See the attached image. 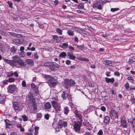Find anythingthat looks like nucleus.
<instances>
[{"instance_id": "1", "label": "nucleus", "mask_w": 135, "mask_h": 135, "mask_svg": "<svg viewBox=\"0 0 135 135\" xmlns=\"http://www.w3.org/2000/svg\"><path fill=\"white\" fill-rule=\"evenodd\" d=\"M12 60H9L8 59H3L4 61L7 64H9L12 67L15 66H17V64H20L22 66H25L26 65L24 64L22 59L17 55L13 56L12 58Z\"/></svg>"}, {"instance_id": "2", "label": "nucleus", "mask_w": 135, "mask_h": 135, "mask_svg": "<svg viewBox=\"0 0 135 135\" xmlns=\"http://www.w3.org/2000/svg\"><path fill=\"white\" fill-rule=\"evenodd\" d=\"M104 4L103 1L100 0L99 1H96L93 5V8H97L98 9L101 10L102 9L103 6Z\"/></svg>"}, {"instance_id": "3", "label": "nucleus", "mask_w": 135, "mask_h": 135, "mask_svg": "<svg viewBox=\"0 0 135 135\" xmlns=\"http://www.w3.org/2000/svg\"><path fill=\"white\" fill-rule=\"evenodd\" d=\"M65 87L67 89L69 88V86L70 87L74 86L76 84L75 82L72 79H65Z\"/></svg>"}, {"instance_id": "4", "label": "nucleus", "mask_w": 135, "mask_h": 135, "mask_svg": "<svg viewBox=\"0 0 135 135\" xmlns=\"http://www.w3.org/2000/svg\"><path fill=\"white\" fill-rule=\"evenodd\" d=\"M61 97L63 99L66 100V98H68L69 101H72V98L71 96L70 93H66L65 91H64L62 94Z\"/></svg>"}, {"instance_id": "5", "label": "nucleus", "mask_w": 135, "mask_h": 135, "mask_svg": "<svg viewBox=\"0 0 135 135\" xmlns=\"http://www.w3.org/2000/svg\"><path fill=\"white\" fill-rule=\"evenodd\" d=\"M74 125L73 126L75 132H79L80 131L81 124L79 121L74 122Z\"/></svg>"}, {"instance_id": "6", "label": "nucleus", "mask_w": 135, "mask_h": 135, "mask_svg": "<svg viewBox=\"0 0 135 135\" xmlns=\"http://www.w3.org/2000/svg\"><path fill=\"white\" fill-rule=\"evenodd\" d=\"M7 89L8 92L12 93L16 90L17 88L15 85H10L8 86Z\"/></svg>"}, {"instance_id": "7", "label": "nucleus", "mask_w": 135, "mask_h": 135, "mask_svg": "<svg viewBox=\"0 0 135 135\" xmlns=\"http://www.w3.org/2000/svg\"><path fill=\"white\" fill-rule=\"evenodd\" d=\"M56 80L54 77H52L48 81L50 86H54L57 84Z\"/></svg>"}, {"instance_id": "8", "label": "nucleus", "mask_w": 135, "mask_h": 135, "mask_svg": "<svg viewBox=\"0 0 135 135\" xmlns=\"http://www.w3.org/2000/svg\"><path fill=\"white\" fill-rule=\"evenodd\" d=\"M110 116L113 118L118 119V112L114 109H111L109 111Z\"/></svg>"}, {"instance_id": "9", "label": "nucleus", "mask_w": 135, "mask_h": 135, "mask_svg": "<svg viewBox=\"0 0 135 135\" xmlns=\"http://www.w3.org/2000/svg\"><path fill=\"white\" fill-rule=\"evenodd\" d=\"M52 105L57 112H58L61 110L60 105L58 104L57 102H52Z\"/></svg>"}, {"instance_id": "10", "label": "nucleus", "mask_w": 135, "mask_h": 135, "mask_svg": "<svg viewBox=\"0 0 135 135\" xmlns=\"http://www.w3.org/2000/svg\"><path fill=\"white\" fill-rule=\"evenodd\" d=\"M31 86L34 91V92L36 95L38 94L39 93L38 90V87L37 85H35L34 83H32L31 84Z\"/></svg>"}, {"instance_id": "11", "label": "nucleus", "mask_w": 135, "mask_h": 135, "mask_svg": "<svg viewBox=\"0 0 135 135\" xmlns=\"http://www.w3.org/2000/svg\"><path fill=\"white\" fill-rule=\"evenodd\" d=\"M13 107L15 110H18L19 108H21V103L20 102H14L13 103Z\"/></svg>"}, {"instance_id": "12", "label": "nucleus", "mask_w": 135, "mask_h": 135, "mask_svg": "<svg viewBox=\"0 0 135 135\" xmlns=\"http://www.w3.org/2000/svg\"><path fill=\"white\" fill-rule=\"evenodd\" d=\"M59 127L60 128L62 127V126L64 127H66L67 126V123L66 121H63L61 120H60L59 122Z\"/></svg>"}, {"instance_id": "13", "label": "nucleus", "mask_w": 135, "mask_h": 135, "mask_svg": "<svg viewBox=\"0 0 135 135\" xmlns=\"http://www.w3.org/2000/svg\"><path fill=\"white\" fill-rule=\"evenodd\" d=\"M67 54L70 59L72 60H74L75 59L76 57L75 55H73V54L72 52H67Z\"/></svg>"}, {"instance_id": "14", "label": "nucleus", "mask_w": 135, "mask_h": 135, "mask_svg": "<svg viewBox=\"0 0 135 135\" xmlns=\"http://www.w3.org/2000/svg\"><path fill=\"white\" fill-rule=\"evenodd\" d=\"M105 81L107 83H110L112 84H113L114 81V78H109L107 77L105 78Z\"/></svg>"}, {"instance_id": "15", "label": "nucleus", "mask_w": 135, "mask_h": 135, "mask_svg": "<svg viewBox=\"0 0 135 135\" xmlns=\"http://www.w3.org/2000/svg\"><path fill=\"white\" fill-rule=\"evenodd\" d=\"M27 100L30 101H35V98L33 96V94L31 93L28 95V98H27Z\"/></svg>"}, {"instance_id": "16", "label": "nucleus", "mask_w": 135, "mask_h": 135, "mask_svg": "<svg viewBox=\"0 0 135 135\" xmlns=\"http://www.w3.org/2000/svg\"><path fill=\"white\" fill-rule=\"evenodd\" d=\"M127 122L125 120H121V126H122L124 128H127Z\"/></svg>"}, {"instance_id": "17", "label": "nucleus", "mask_w": 135, "mask_h": 135, "mask_svg": "<svg viewBox=\"0 0 135 135\" xmlns=\"http://www.w3.org/2000/svg\"><path fill=\"white\" fill-rule=\"evenodd\" d=\"M128 63L129 64H131L134 63L135 64V57H132L128 61Z\"/></svg>"}, {"instance_id": "18", "label": "nucleus", "mask_w": 135, "mask_h": 135, "mask_svg": "<svg viewBox=\"0 0 135 135\" xmlns=\"http://www.w3.org/2000/svg\"><path fill=\"white\" fill-rule=\"evenodd\" d=\"M25 62L27 64L31 65L33 63V61L31 59H27L25 60Z\"/></svg>"}, {"instance_id": "19", "label": "nucleus", "mask_w": 135, "mask_h": 135, "mask_svg": "<svg viewBox=\"0 0 135 135\" xmlns=\"http://www.w3.org/2000/svg\"><path fill=\"white\" fill-rule=\"evenodd\" d=\"M59 46L62 48H66L68 46V42L63 43L62 45H61Z\"/></svg>"}, {"instance_id": "20", "label": "nucleus", "mask_w": 135, "mask_h": 135, "mask_svg": "<svg viewBox=\"0 0 135 135\" xmlns=\"http://www.w3.org/2000/svg\"><path fill=\"white\" fill-rule=\"evenodd\" d=\"M51 104L47 102V103L44 105V108L46 109H49L51 108Z\"/></svg>"}, {"instance_id": "21", "label": "nucleus", "mask_w": 135, "mask_h": 135, "mask_svg": "<svg viewBox=\"0 0 135 135\" xmlns=\"http://www.w3.org/2000/svg\"><path fill=\"white\" fill-rule=\"evenodd\" d=\"M17 50V48L14 46L10 48V51L11 52L15 53L16 52Z\"/></svg>"}, {"instance_id": "22", "label": "nucleus", "mask_w": 135, "mask_h": 135, "mask_svg": "<svg viewBox=\"0 0 135 135\" xmlns=\"http://www.w3.org/2000/svg\"><path fill=\"white\" fill-rule=\"evenodd\" d=\"M12 41L15 43L20 44L22 42V40L18 39H13L12 40Z\"/></svg>"}, {"instance_id": "23", "label": "nucleus", "mask_w": 135, "mask_h": 135, "mask_svg": "<svg viewBox=\"0 0 135 135\" xmlns=\"http://www.w3.org/2000/svg\"><path fill=\"white\" fill-rule=\"evenodd\" d=\"M66 53L65 52H61L59 55L60 57L64 58L66 56Z\"/></svg>"}, {"instance_id": "24", "label": "nucleus", "mask_w": 135, "mask_h": 135, "mask_svg": "<svg viewBox=\"0 0 135 135\" xmlns=\"http://www.w3.org/2000/svg\"><path fill=\"white\" fill-rule=\"evenodd\" d=\"M103 64L105 65H109L110 64H112L111 61L110 60H105L103 61Z\"/></svg>"}, {"instance_id": "25", "label": "nucleus", "mask_w": 135, "mask_h": 135, "mask_svg": "<svg viewBox=\"0 0 135 135\" xmlns=\"http://www.w3.org/2000/svg\"><path fill=\"white\" fill-rule=\"evenodd\" d=\"M67 33L70 36H73L74 35V32L70 30H68L67 31Z\"/></svg>"}, {"instance_id": "26", "label": "nucleus", "mask_w": 135, "mask_h": 135, "mask_svg": "<svg viewBox=\"0 0 135 135\" xmlns=\"http://www.w3.org/2000/svg\"><path fill=\"white\" fill-rule=\"evenodd\" d=\"M128 121L129 123H131V125L132 126L135 125V119H128Z\"/></svg>"}, {"instance_id": "27", "label": "nucleus", "mask_w": 135, "mask_h": 135, "mask_svg": "<svg viewBox=\"0 0 135 135\" xmlns=\"http://www.w3.org/2000/svg\"><path fill=\"white\" fill-rule=\"evenodd\" d=\"M30 103L31 105L33 107V109L34 110H36L37 109V105L35 103V102H31Z\"/></svg>"}, {"instance_id": "28", "label": "nucleus", "mask_w": 135, "mask_h": 135, "mask_svg": "<svg viewBox=\"0 0 135 135\" xmlns=\"http://www.w3.org/2000/svg\"><path fill=\"white\" fill-rule=\"evenodd\" d=\"M69 112V110L68 107H66L64 108V112L65 114L67 115Z\"/></svg>"}, {"instance_id": "29", "label": "nucleus", "mask_w": 135, "mask_h": 135, "mask_svg": "<svg viewBox=\"0 0 135 135\" xmlns=\"http://www.w3.org/2000/svg\"><path fill=\"white\" fill-rule=\"evenodd\" d=\"M4 121L7 127V126H11L12 125V123L10 122L9 121V120L8 119H6Z\"/></svg>"}, {"instance_id": "30", "label": "nucleus", "mask_w": 135, "mask_h": 135, "mask_svg": "<svg viewBox=\"0 0 135 135\" xmlns=\"http://www.w3.org/2000/svg\"><path fill=\"white\" fill-rule=\"evenodd\" d=\"M52 64L51 66L57 68H59L60 66L59 65L57 64L54 62H52Z\"/></svg>"}, {"instance_id": "31", "label": "nucleus", "mask_w": 135, "mask_h": 135, "mask_svg": "<svg viewBox=\"0 0 135 135\" xmlns=\"http://www.w3.org/2000/svg\"><path fill=\"white\" fill-rule=\"evenodd\" d=\"M42 115L41 113H39L37 114L36 118L38 120H39L42 117Z\"/></svg>"}, {"instance_id": "32", "label": "nucleus", "mask_w": 135, "mask_h": 135, "mask_svg": "<svg viewBox=\"0 0 135 135\" xmlns=\"http://www.w3.org/2000/svg\"><path fill=\"white\" fill-rule=\"evenodd\" d=\"M56 31L59 34L61 35H62V31L61 29L57 28L56 29Z\"/></svg>"}, {"instance_id": "33", "label": "nucleus", "mask_w": 135, "mask_h": 135, "mask_svg": "<svg viewBox=\"0 0 135 135\" xmlns=\"http://www.w3.org/2000/svg\"><path fill=\"white\" fill-rule=\"evenodd\" d=\"M110 120L109 117L108 116H106L105 117L104 121L105 122L108 123L109 122Z\"/></svg>"}, {"instance_id": "34", "label": "nucleus", "mask_w": 135, "mask_h": 135, "mask_svg": "<svg viewBox=\"0 0 135 135\" xmlns=\"http://www.w3.org/2000/svg\"><path fill=\"white\" fill-rule=\"evenodd\" d=\"M84 3H80L78 6V8L79 9H82L84 8Z\"/></svg>"}, {"instance_id": "35", "label": "nucleus", "mask_w": 135, "mask_h": 135, "mask_svg": "<svg viewBox=\"0 0 135 135\" xmlns=\"http://www.w3.org/2000/svg\"><path fill=\"white\" fill-rule=\"evenodd\" d=\"M52 62H48L44 63V66H51Z\"/></svg>"}, {"instance_id": "36", "label": "nucleus", "mask_w": 135, "mask_h": 135, "mask_svg": "<svg viewBox=\"0 0 135 135\" xmlns=\"http://www.w3.org/2000/svg\"><path fill=\"white\" fill-rule=\"evenodd\" d=\"M25 52L23 51H21V52L19 54V55L21 57H24L25 55Z\"/></svg>"}, {"instance_id": "37", "label": "nucleus", "mask_w": 135, "mask_h": 135, "mask_svg": "<svg viewBox=\"0 0 135 135\" xmlns=\"http://www.w3.org/2000/svg\"><path fill=\"white\" fill-rule=\"evenodd\" d=\"M68 48L70 50H71V52H73V51L75 50L74 47L71 45H70L69 46Z\"/></svg>"}, {"instance_id": "38", "label": "nucleus", "mask_w": 135, "mask_h": 135, "mask_svg": "<svg viewBox=\"0 0 135 135\" xmlns=\"http://www.w3.org/2000/svg\"><path fill=\"white\" fill-rule=\"evenodd\" d=\"M80 33H83L85 35H87L88 34V32L81 28Z\"/></svg>"}, {"instance_id": "39", "label": "nucleus", "mask_w": 135, "mask_h": 135, "mask_svg": "<svg viewBox=\"0 0 135 135\" xmlns=\"http://www.w3.org/2000/svg\"><path fill=\"white\" fill-rule=\"evenodd\" d=\"M76 117L78 118L80 122H82V119L81 115L80 114H76Z\"/></svg>"}, {"instance_id": "40", "label": "nucleus", "mask_w": 135, "mask_h": 135, "mask_svg": "<svg viewBox=\"0 0 135 135\" xmlns=\"http://www.w3.org/2000/svg\"><path fill=\"white\" fill-rule=\"evenodd\" d=\"M127 79L131 83H133V79L132 77L129 76L127 78Z\"/></svg>"}, {"instance_id": "41", "label": "nucleus", "mask_w": 135, "mask_h": 135, "mask_svg": "<svg viewBox=\"0 0 135 135\" xmlns=\"http://www.w3.org/2000/svg\"><path fill=\"white\" fill-rule=\"evenodd\" d=\"M124 86L126 89L127 90L128 89L129 87V84L128 82H126V83L125 85Z\"/></svg>"}, {"instance_id": "42", "label": "nucleus", "mask_w": 135, "mask_h": 135, "mask_svg": "<svg viewBox=\"0 0 135 135\" xmlns=\"http://www.w3.org/2000/svg\"><path fill=\"white\" fill-rule=\"evenodd\" d=\"M22 117L23 118V120L25 122L27 120V117L25 115H23L22 116Z\"/></svg>"}, {"instance_id": "43", "label": "nucleus", "mask_w": 135, "mask_h": 135, "mask_svg": "<svg viewBox=\"0 0 135 135\" xmlns=\"http://www.w3.org/2000/svg\"><path fill=\"white\" fill-rule=\"evenodd\" d=\"M7 3L9 5V7L12 8H13L12 6V3L11 1H8L7 2Z\"/></svg>"}, {"instance_id": "44", "label": "nucleus", "mask_w": 135, "mask_h": 135, "mask_svg": "<svg viewBox=\"0 0 135 135\" xmlns=\"http://www.w3.org/2000/svg\"><path fill=\"white\" fill-rule=\"evenodd\" d=\"M32 56L34 57L36 59H38V56L36 53H34L32 55Z\"/></svg>"}, {"instance_id": "45", "label": "nucleus", "mask_w": 135, "mask_h": 135, "mask_svg": "<svg viewBox=\"0 0 135 135\" xmlns=\"http://www.w3.org/2000/svg\"><path fill=\"white\" fill-rule=\"evenodd\" d=\"M44 78L47 80L51 78L50 76L49 75H44Z\"/></svg>"}, {"instance_id": "46", "label": "nucleus", "mask_w": 135, "mask_h": 135, "mask_svg": "<svg viewBox=\"0 0 135 135\" xmlns=\"http://www.w3.org/2000/svg\"><path fill=\"white\" fill-rule=\"evenodd\" d=\"M7 80L10 83H12L14 81V79L13 78H9Z\"/></svg>"}, {"instance_id": "47", "label": "nucleus", "mask_w": 135, "mask_h": 135, "mask_svg": "<svg viewBox=\"0 0 135 135\" xmlns=\"http://www.w3.org/2000/svg\"><path fill=\"white\" fill-rule=\"evenodd\" d=\"M77 47L78 49L82 50L84 49V45H78L77 46Z\"/></svg>"}, {"instance_id": "48", "label": "nucleus", "mask_w": 135, "mask_h": 135, "mask_svg": "<svg viewBox=\"0 0 135 135\" xmlns=\"http://www.w3.org/2000/svg\"><path fill=\"white\" fill-rule=\"evenodd\" d=\"M8 81L7 80H5L2 81V82L4 85H6L8 84Z\"/></svg>"}, {"instance_id": "49", "label": "nucleus", "mask_w": 135, "mask_h": 135, "mask_svg": "<svg viewBox=\"0 0 135 135\" xmlns=\"http://www.w3.org/2000/svg\"><path fill=\"white\" fill-rule=\"evenodd\" d=\"M119 9L118 8H111V11L112 12H114L115 11H117Z\"/></svg>"}, {"instance_id": "50", "label": "nucleus", "mask_w": 135, "mask_h": 135, "mask_svg": "<svg viewBox=\"0 0 135 135\" xmlns=\"http://www.w3.org/2000/svg\"><path fill=\"white\" fill-rule=\"evenodd\" d=\"M9 33L11 36L14 37H16L17 36V34L15 33L9 32Z\"/></svg>"}, {"instance_id": "51", "label": "nucleus", "mask_w": 135, "mask_h": 135, "mask_svg": "<svg viewBox=\"0 0 135 135\" xmlns=\"http://www.w3.org/2000/svg\"><path fill=\"white\" fill-rule=\"evenodd\" d=\"M52 38L56 40L57 41L59 40V37L56 35H54L53 36Z\"/></svg>"}, {"instance_id": "52", "label": "nucleus", "mask_w": 135, "mask_h": 135, "mask_svg": "<svg viewBox=\"0 0 135 135\" xmlns=\"http://www.w3.org/2000/svg\"><path fill=\"white\" fill-rule=\"evenodd\" d=\"M81 28H78V27L75 28V30L78 33H80V31L81 30Z\"/></svg>"}, {"instance_id": "53", "label": "nucleus", "mask_w": 135, "mask_h": 135, "mask_svg": "<svg viewBox=\"0 0 135 135\" xmlns=\"http://www.w3.org/2000/svg\"><path fill=\"white\" fill-rule=\"evenodd\" d=\"M39 129V127H35V133L36 134H37L38 133V130Z\"/></svg>"}, {"instance_id": "54", "label": "nucleus", "mask_w": 135, "mask_h": 135, "mask_svg": "<svg viewBox=\"0 0 135 135\" xmlns=\"http://www.w3.org/2000/svg\"><path fill=\"white\" fill-rule=\"evenodd\" d=\"M22 85L23 87H25L26 86V82L25 80L22 81Z\"/></svg>"}, {"instance_id": "55", "label": "nucleus", "mask_w": 135, "mask_h": 135, "mask_svg": "<svg viewBox=\"0 0 135 135\" xmlns=\"http://www.w3.org/2000/svg\"><path fill=\"white\" fill-rule=\"evenodd\" d=\"M119 84L118 82V81H115L113 84L114 86L115 87H118Z\"/></svg>"}, {"instance_id": "56", "label": "nucleus", "mask_w": 135, "mask_h": 135, "mask_svg": "<svg viewBox=\"0 0 135 135\" xmlns=\"http://www.w3.org/2000/svg\"><path fill=\"white\" fill-rule=\"evenodd\" d=\"M11 72V73H10L7 75V77H11L13 76V73H12V71Z\"/></svg>"}, {"instance_id": "57", "label": "nucleus", "mask_w": 135, "mask_h": 135, "mask_svg": "<svg viewBox=\"0 0 135 135\" xmlns=\"http://www.w3.org/2000/svg\"><path fill=\"white\" fill-rule=\"evenodd\" d=\"M49 114H46L44 116L45 118L47 120H48L49 119Z\"/></svg>"}, {"instance_id": "58", "label": "nucleus", "mask_w": 135, "mask_h": 135, "mask_svg": "<svg viewBox=\"0 0 135 135\" xmlns=\"http://www.w3.org/2000/svg\"><path fill=\"white\" fill-rule=\"evenodd\" d=\"M82 60L84 61L88 62L89 61V60L88 59H87L85 58H83L82 59Z\"/></svg>"}, {"instance_id": "59", "label": "nucleus", "mask_w": 135, "mask_h": 135, "mask_svg": "<svg viewBox=\"0 0 135 135\" xmlns=\"http://www.w3.org/2000/svg\"><path fill=\"white\" fill-rule=\"evenodd\" d=\"M114 74L115 75L117 76H119L120 75V74L118 71H116L114 73Z\"/></svg>"}, {"instance_id": "60", "label": "nucleus", "mask_w": 135, "mask_h": 135, "mask_svg": "<svg viewBox=\"0 0 135 135\" xmlns=\"http://www.w3.org/2000/svg\"><path fill=\"white\" fill-rule=\"evenodd\" d=\"M103 134V132L101 130H100L98 133V135H102Z\"/></svg>"}, {"instance_id": "61", "label": "nucleus", "mask_w": 135, "mask_h": 135, "mask_svg": "<svg viewBox=\"0 0 135 135\" xmlns=\"http://www.w3.org/2000/svg\"><path fill=\"white\" fill-rule=\"evenodd\" d=\"M15 31L18 33H21V30L20 29H16L15 30Z\"/></svg>"}, {"instance_id": "62", "label": "nucleus", "mask_w": 135, "mask_h": 135, "mask_svg": "<svg viewBox=\"0 0 135 135\" xmlns=\"http://www.w3.org/2000/svg\"><path fill=\"white\" fill-rule=\"evenodd\" d=\"M103 111H105L106 110L105 108L103 106H102L100 108Z\"/></svg>"}, {"instance_id": "63", "label": "nucleus", "mask_w": 135, "mask_h": 135, "mask_svg": "<svg viewBox=\"0 0 135 135\" xmlns=\"http://www.w3.org/2000/svg\"><path fill=\"white\" fill-rule=\"evenodd\" d=\"M74 40L75 42H78L79 41L78 38L76 36H75L74 37Z\"/></svg>"}, {"instance_id": "64", "label": "nucleus", "mask_w": 135, "mask_h": 135, "mask_svg": "<svg viewBox=\"0 0 135 135\" xmlns=\"http://www.w3.org/2000/svg\"><path fill=\"white\" fill-rule=\"evenodd\" d=\"M13 73V75H14L15 77H17L18 76V75L17 72L15 71Z\"/></svg>"}]
</instances>
